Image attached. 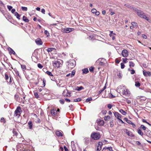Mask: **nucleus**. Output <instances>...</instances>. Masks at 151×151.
Wrapping results in <instances>:
<instances>
[{
    "instance_id": "f257e3e1",
    "label": "nucleus",
    "mask_w": 151,
    "mask_h": 151,
    "mask_svg": "<svg viewBox=\"0 0 151 151\" xmlns=\"http://www.w3.org/2000/svg\"><path fill=\"white\" fill-rule=\"evenodd\" d=\"M117 91L120 94L126 96H129L130 94V91L125 86H119L117 89Z\"/></svg>"
},
{
    "instance_id": "f03ea898",
    "label": "nucleus",
    "mask_w": 151,
    "mask_h": 151,
    "mask_svg": "<svg viewBox=\"0 0 151 151\" xmlns=\"http://www.w3.org/2000/svg\"><path fill=\"white\" fill-rule=\"evenodd\" d=\"M22 112V109L20 106H18L14 112V116L17 118H19Z\"/></svg>"
},
{
    "instance_id": "7ed1b4c3",
    "label": "nucleus",
    "mask_w": 151,
    "mask_h": 151,
    "mask_svg": "<svg viewBox=\"0 0 151 151\" xmlns=\"http://www.w3.org/2000/svg\"><path fill=\"white\" fill-rule=\"evenodd\" d=\"M91 137L94 140H97L100 138L101 135L99 132H93L91 134Z\"/></svg>"
},
{
    "instance_id": "20e7f679",
    "label": "nucleus",
    "mask_w": 151,
    "mask_h": 151,
    "mask_svg": "<svg viewBox=\"0 0 151 151\" xmlns=\"http://www.w3.org/2000/svg\"><path fill=\"white\" fill-rule=\"evenodd\" d=\"M133 9L137 12V15L140 17L143 18L145 14L142 11L139 10L136 8H133Z\"/></svg>"
},
{
    "instance_id": "39448f33",
    "label": "nucleus",
    "mask_w": 151,
    "mask_h": 151,
    "mask_svg": "<svg viewBox=\"0 0 151 151\" xmlns=\"http://www.w3.org/2000/svg\"><path fill=\"white\" fill-rule=\"evenodd\" d=\"M76 65V62L73 59L69 61V64L68 65V67L71 69L73 68Z\"/></svg>"
},
{
    "instance_id": "423d86ee",
    "label": "nucleus",
    "mask_w": 151,
    "mask_h": 151,
    "mask_svg": "<svg viewBox=\"0 0 151 151\" xmlns=\"http://www.w3.org/2000/svg\"><path fill=\"white\" fill-rule=\"evenodd\" d=\"M63 95L65 97H69L71 96V93L68 92L67 89H65L63 91Z\"/></svg>"
},
{
    "instance_id": "0eeeda50",
    "label": "nucleus",
    "mask_w": 151,
    "mask_h": 151,
    "mask_svg": "<svg viewBox=\"0 0 151 151\" xmlns=\"http://www.w3.org/2000/svg\"><path fill=\"white\" fill-rule=\"evenodd\" d=\"M128 55L129 52L127 50L124 49L122 51V55L123 57H126L128 56Z\"/></svg>"
},
{
    "instance_id": "6e6552de",
    "label": "nucleus",
    "mask_w": 151,
    "mask_h": 151,
    "mask_svg": "<svg viewBox=\"0 0 151 151\" xmlns=\"http://www.w3.org/2000/svg\"><path fill=\"white\" fill-rule=\"evenodd\" d=\"M106 63V62L105 59H102L99 62V65L100 66L103 67L105 65Z\"/></svg>"
},
{
    "instance_id": "1a4fd4ad",
    "label": "nucleus",
    "mask_w": 151,
    "mask_h": 151,
    "mask_svg": "<svg viewBox=\"0 0 151 151\" xmlns=\"http://www.w3.org/2000/svg\"><path fill=\"white\" fill-rule=\"evenodd\" d=\"M52 64L54 66H55L57 68H59L60 66V65L61 64V63L59 61L55 60L52 62Z\"/></svg>"
},
{
    "instance_id": "9d476101",
    "label": "nucleus",
    "mask_w": 151,
    "mask_h": 151,
    "mask_svg": "<svg viewBox=\"0 0 151 151\" xmlns=\"http://www.w3.org/2000/svg\"><path fill=\"white\" fill-rule=\"evenodd\" d=\"M126 133L128 136H130L131 137H134V135L133 134L132 132L131 131H129L127 129H125Z\"/></svg>"
},
{
    "instance_id": "9b49d317",
    "label": "nucleus",
    "mask_w": 151,
    "mask_h": 151,
    "mask_svg": "<svg viewBox=\"0 0 151 151\" xmlns=\"http://www.w3.org/2000/svg\"><path fill=\"white\" fill-rule=\"evenodd\" d=\"M96 122L97 123L99 126H103L104 124V121L100 119H98Z\"/></svg>"
},
{
    "instance_id": "f8f14e48",
    "label": "nucleus",
    "mask_w": 151,
    "mask_h": 151,
    "mask_svg": "<svg viewBox=\"0 0 151 151\" xmlns=\"http://www.w3.org/2000/svg\"><path fill=\"white\" fill-rule=\"evenodd\" d=\"M103 145V143L101 142H99L98 145L96 149V151H100L102 148V146Z\"/></svg>"
},
{
    "instance_id": "ddd939ff",
    "label": "nucleus",
    "mask_w": 151,
    "mask_h": 151,
    "mask_svg": "<svg viewBox=\"0 0 151 151\" xmlns=\"http://www.w3.org/2000/svg\"><path fill=\"white\" fill-rule=\"evenodd\" d=\"M114 114L115 116L116 117L117 119L119 120H121L122 116L120 114L117 112H115L114 113Z\"/></svg>"
},
{
    "instance_id": "4468645a",
    "label": "nucleus",
    "mask_w": 151,
    "mask_h": 151,
    "mask_svg": "<svg viewBox=\"0 0 151 151\" xmlns=\"http://www.w3.org/2000/svg\"><path fill=\"white\" fill-rule=\"evenodd\" d=\"M35 42L37 44L39 45H41L42 44L43 42L40 38H38L35 40Z\"/></svg>"
},
{
    "instance_id": "2eb2a0df",
    "label": "nucleus",
    "mask_w": 151,
    "mask_h": 151,
    "mask_svg": "<svg viewBox=\"0 0 151 151\" xmlns=\"http://www.w3.org/2000/svg\"><path fill=\"white\" fill-rule=\"evenodd\" d=\"M62 32L63 33H68L73 31L72 29H61Z\"/></svg>"
},
{
    "instance_id": "dca6fc26",
    "label": "nucleus",
    "mask_w": 151,
    "mask_h": 151,
    "mask_svg": "<svg viewBox=\"0 0 151 151\" xmlns=\"http://www.w3.org/2000/svg\"><path fill=\"white\" fill-rule=\"evenodd\" d=\"M56 49L55 48L50 47L47 49V51L48 52L53 51L54 52H56Z\"/></svg>"
},
{
    "instance_id": "f3484780",
    "label": "nucleus",
    "mask_w": 151,
    "mask_h": 151,
    "mask_svg": "<svg viewBox=\"0 0 151 151\" xmlns=\"http://www.w3.org/2000/svg\"><path fill=\"white\" fill-rule=\"evenodd\" d=\"M50 112L52 115L54 116H56L57 115V111L56 109H52L50 111Z\"/></svg>"
},
{
    "instance_id": "a211bd4d",
    "label": "nucleus",
    "mask_w": 151,
    "mask_h": 151,
    "mask_svg": "<svg viewBox=\"0 0 151 151\" xmlns=\"http://www.w3.org/2000/svg\"><path fill=\"white\" fill-rule=\"evenodd\" d=\"M143 75L145 76H151V73L149 71H146L145 70L143 71Z\"/></svg>"
},
{
    "instance_id": "6ab92c4d",
    "label": "nucleus",
    "mask_w": 151,
    "mask_h": 151,
    "mask_svg": "<svg viewBox=\"0 0 151 151\" xmlns=\"http://www.w3.org/2000/svg\"><path fill=\"white\" fill-rule=\"evenodd\" d=\"M108 150L110 151H113L112 147H104L102 151L104 150Z\"/></svg>"
},
{
    "instance_id": "aec40b11",
    "label": "nucleus",
    "mask_w": 151,
    "mask_h": 151,
    "mask_svg": "<svg viewBox=\"0 0 151 151\" xmlns=\"http://www.w3.org/2000/svg\"><path fill=\"white\" fill-rule=\"evenodd\" d=\"M29 128V129H32V128L33 124L31 121H29L28 123Z\"/></svg>"
},
{
    "instance_id": "412c9836",
    "label": "nucleus",
    "mask_w": 151,
    "mask_h": 151,
    "mask_svg": "<svg viewBox=\"0 0 151 151\" xmlns=\"http://www.w3.org/2000/svg\"><path fill=\"white\" fill-rule=\"evenodd\" d=\"M56 135L58 137H62L63 136L62 133L60 131H57L55 132Z\"/></svg>"
},
{
    "instance_id": "4be33fe9",
    "label": "nucleus",
    "mask_w": 151,
    "mask_h": 151,
    "mask_svg": "<svg viewBox=\"0 0 151 151\" xmlns=\"http://www.w3.org/2000/svg\"><path fill=\"white\" fill-rule=\"evenodd\" d=\"M84 89V88H83V87L82 86H80V87L77 86L76 87L75 90H76L78 91H80L82 90L83 89Z\"/></svg>"
},
{
    "instance_id": "5701e85b",
    "label": "nucleus",
    "mask_w": 151,
    "mask_h": 151,
    "mask_svg": "<svg viewBox=\"0 0 151 151\" xmlns=\"http://www.w3.org/2000/svg\"><path fill=\"white\" fill-rule=\"evenodd\" d=\"M12 132L14 134V135H15L16 137H17L18 133L17 132L16 129H13L12 130Z\"/></svg>"
},
{
    "instance_id": "b1692460",
    "label": "nucleus",
    "mask_w": 151,
    "mask_h": 151,
    "mask_svg": "<svg viewBox=\"0 0 151 151\" xmlns=\"http://www.w3.org/2000/svg\"><path fill=\"white\" fill-rule=\"evenodd\" d=\"M146 135L150 138H151V131L150 130H148L146 133Z\"/></svg>"
},
{
    "instance_id": "393cba45",
    "label": "nucleus",
    "mask_w": 151,
    "mask_h": 151,
    "mask_svg": "<svg viewBox=\"0 0 151 151\" xmlns=\"http://www.w3.org/2000/svg\"><path fill=\"white\" fill-rule=\"evenodd\" d=\"M83 73L84 74L87 73L88 72V70L87 68H85L82 69Z\"/></svg>"
},
{
    "instance_id": "a878e982",
    "label": "nucleus",
    "mask_w": 151,
    "mask_h": 151,
    "mask_svg": "<svg viewBox=\"0 0 151 151\" xmlns=\"http://www.w3.org/2000/svg\"><path fill=\"white\" fill-rule=\"evenodd\" d=\"M128 71H131L130 73L131 74H133L135 73V71L134 69H131L130 68H129L128 69Z\"/></svg>"
},
{
    "instance_id": "bb28decb",
    "label": "nucleus",
    "mask_w": 151,
    "mask_h": 151,
    "mask_svg": "<svg viewBox=\"0 0 151 151\" xmlns=\"http://www.w3.org/2000/svg\"><path fill=\"white\" fill-rule=\"evenodd\" d=\"M129 66L131 68L132 67H134L135 65V64L132 61H129Z\"/></svg>"
},
{
    "instance_id": "cd10ccee",
    "label": "nucleus",
    "mask_w": 151,
    "mask_h": 151,
    "mask_svg": "<svg viewBox=\"0 0 151 151\" xmlns=\"http://www.w3.org/2000/svg\"><path fill=\"white\" fill-rule=\"evenodd\" d=\"M137 132L141 136H142L143 135V133L139 129H137Z\"/></svg>"
},
{
    "instance_id": "c85d7f7f",
    "label": "nucleus",
    "mask_w": 151,
    "mask_h": 151,
    "mask_svg": "<svg viewBox=\"0 0 151 151\" xmlns=\"http://www.w3.org/2000/svg\"><path fill=\"white\" fill-rule=\"evenodd\" d=\"M14 14L18 19H20V15L17 12H15Z\"/></svg>"
},
{
    "instance_id": "c756f323",
    "label": "nucleus",
    "mask_w": 151,
    "mask_h": 151,
    "mask_svg": "<svg viewBox=\"0 0 151 151\" xmlns=\"http://www.w3.org/2000/svg\"><path fill=\"white\" fill-rule=\"evenodd\" d=\"M23 20L25 22H28L29 21L28 19L25 16H23Z\"/></svg>"
},
{
    "instance_id": "7c9ffc66",
    "label": "nucleus",
    "mask_w": 151,
    "mask_h": 151,
    "mask_svg": "<svg viewBox=\"0 0 151 151\" xmlns=\"http://www.w3.org/2000/svg\"><path fill=\"white\" fill-rule=\"evenodd\" d=\"M119 112L124 115H125L127 114V112L122 109L120 110Z\"/></svg>"
},
{
    "instance_id": "2f4dec72",
    "label": "nucleus",
    "mask_w": 151,
    "mask_h": 151,
    "mask_svg": "<svg viewBox=\"0 0 151 151\" xmlns=\"http://www.w3.org/2000/svg\"><path fill=\"white\" fill-rule=\"evenodd\" d=\"M132 26L133 28H137V24L134 22H133L132 23Z\"/></svg>"
},
{
    "instance_id": "473e14b6",
    "label": "nucleus",
    "mask_w": 151,
    "mask_h": 151,
    "mask_svg": "<svg viewBox=\"0 0 151 151\" xmlns=\"http://www.w3.org/2000/svg\"><path fill=\"white\" fill-rule=\"evenodd\" d=\"M81 99L80 98H78L76 99H74L73 100V102H79L81 101Z\"/></svg>"
},
{
    "instance_id": "72a5a7b5",
    "label": "nucleus",
    "mask_w": 151,
    "mask_h": 151,
    "mask_svg": "<svg viewBox=\"0 0 151 151\" xmlns=\"http://www.w3.org/2000/svg\"><path fill=\"white\" fill-rule=\"evenodd\" d=\"M34 96L35 98L37 99H39L40 98L39 96L38 95V93L37 92H34Z\"/></svg>"
},
{
    "instance_id": "f704fd0d",
    "label": "nucleus",
    "mask_w": 151,
    "mask_h": 151,
    "mask_svg": "<svg viewBox=\"0 0 151 151\" xmlns=\"http://www.w3.org/2000/svg\"><path fill=\"white\" fill-rule=\"evenodd\" d=\"M124 120L128 124H130L132 122L131 120L128 119V118H124Z\"/></svg>"
},
{
    "instance_id": "c9c22d12",
    "label": "nucleus",
    "mask_w": 151,
    "mask_h": 151,
    "mask_svg": "<svg viewBox=\"0 0 151 151\" xmlns=\"http://www.w3.org/2000/svg\"><path fill=\"white\" fill-rule=\"evenodd\" d=\"M21 67L22 70L24 71L26 69V66L25 65H21Z\"/></svg>"
},
{
    "instance_id": "e433bc0d",
    "label": "nucleus",
    "mask_w": 151,
    "mask_h": 151,
    "mask_svg": "<svg viewBox=\"0 0 151 151\" xmlns=\"http://www.w3.org/2000/svg\"><path fill=\"white\" fill-rule=\"evenodd\" d=\"M110 117L109 116H105L104 117V119L105 121H109V120L110 119Z\"/></svg>"
},
{
    "instance_id": "4c0bfd02",
    "label": "nucleus",
    "mask_w": 151,
    "mask_h": 151,
    "mask_svg": "<svg viewBox=\"0 0 151 151\" xmlns=\"http://www.w3.org/2000/svg\"><path fill=\"white\" fill-rule=\"evenodd\" d=\"M135 86L136 87H139L140 86V83L139 81H136L135 83Z\"/></svg>"
},
{
    "instance_id": "58836bf2",
    "label": "nucleus",
    "mask_w": 151,
    "mask_h": 151,
    "mask_svg": "<svg viewBox=\"0 0 151 151\" xmlns=\"http://www.w3.org/2000/svg\"><path fill=\"white\" fill-rule=\"evenodd\" d=\"M124 5L126 7H128V8H131V9L132 8L133 9V8H132V7L131 6H130V5H129V4H125Z\"/></svg>"
},
{
    "instance_id": "ea45409f",
    "label": "nucleus",
    "mask_w": 151,
    "mask_h": 151,
    "mask_svg": "<svg viewBox=\"0 0 151 151\" xmlns=\"http://www.w3.org/2000/svg\"><path fill=\"white\" fill-rule=\"evenodd\" d=\"M46 73L49 76H52L53 75L52 74V73L51 72H50L48 71H46Z\"/></svg>"
},
{
    "instance_id": "a19ab883",
    "label": "nucleus",
    "mask_w": 151,
    "mask_h": 151,
    "mask_svg": "<svg viewBox=\"0 0 151 151\" xmlns=\"http://www.w3.org/2000/svg\"><path fill=\"white\" fill-rule=\"evenodd\" d=\"M106 88V86H105L103 88L101 89L99 91V94H100Z\"/></svg>"
},
{
    "instance_id": "79ce46f5",
    "label": "nucleus",
    "mask_w": 151,
    "mask_h": 151,
    "mask_svg": "<svg viewBox=\"0 0 151 151\" xmlns=\"http://www.w3.org/2000/svg\"><path fill=\"white\" fill-rule=\"evenodd\" d=\"M21 9L23 11H26L27 10V7L22 6Z\"/></svg>"
},
{
    "instance_id": "37998d69",
    "label": "nucleus",
    "mask_w": 151,
    "mask_h": 151,
    "mask_svg": "<svg viewBox=\"0 0 151 151\" xmlns=\"http://www.w3.org/2000/svg\"><path fill=\"white\" fill-rule=\"evenodd\" d=\"M143 18L144 19L148 21L149 22H150V20L149 19V18L147 17H146L145 15L144 16V17H143Z\"/></svg>"
},
{
    "instance_id": "c03bdc74",
    "label": "nucleus",
    "mask_w": 151,
    "mask_h": 151,
    "mask_svg": "<svg viewBox=\"0 0 151 151\" xmlns=\"http://www.w3.org/2000/svg\"><path fill=\"white\" fill-rule=\"evenodd\" d=\"M142 122L144 123H146L147 124H148L149 126H151V124H150V123L147 122L146 120L144 119H142Z\"/></svg>"
},
{
    "instance_id": "a18cd8bd",
    "label": "nucleus",
    "mask_w": 151,
    "mask_h": 151,
    "mask_svg": "<svg viewBox=\"0 0 151 151\" xmlns=\"http://www.w3.org/2000/svg\"><path fill=\"white\" fill-rule=\"evenodd\" d=\"M140 128L144 130H145L146 129V127L143 125H141Z\"/></svg>"
},
{
    "instance_id": "49530a36",
    "label": "nucleus",
    "mask_w": 151,
    "mask_h": 151,
    "mask_svg": "<svg viewBox=\"0 0 151 151\" xmlns=\"http://www.w3.org/2000/svg\"><path fill=\"white\" fill-rule=\"evenodd\" d=\"M76 71L75 70H73L71 73V74L70 75V76L71 77H72L73 76H74L75 74Z\"/></svg>"
},
{
    "instance_id": "de8ad7c7",
    "label": "nucleus",
    "mask_w": 151,
    "mask_h": 151,
    "mask_svg": "<svg viewBox=\"0 0 151 151\" xmlns=\"http://www.w3.org/2000/svg\"><path fill=\"white\" fill-rule=\"evenodd\" d=\"M0 121L1 122H3L4 123H5L6 121L4 119L3 117H2L0 120Z\"/></svg>"
},
{
    "instance_id": "09e8293b",
    "label": "nucleus",
    "mask_w": 151,
    "mask_h": 151,
    "mask_svg": "<svg viewBox=\"0 0 151 151\" xmlns=\"http://www.w3.org/2000/svg\"><path fill=\"white\" fill-rule=\"evenodd\" d=\"M16 74L17 75V76H18L19 77H20V76L19 75V72L17 70V69L15 70H14Z\"/></svg>"
},
{
    "instance_id": "8fccbe9b",
    "label": "nucleus",
    "mask_w": 151,
    "mask_h": 151,
    "mask_svg": "<svg viewBox=\"0 0 151 151\" xmlns=\"http://www.w3.org/2000/svg\"><path fill=\"white\" fill-rule=\"evenodd\" d=\"M92 100V98L91 97L89 98H87L86 100V102H88L90 101H91Z\"/></svg>"
},
{
    "instance_id": "3c124183",
    "label": "nucleus",
    "mask_w": 151,
    "mask_h": 151,
    "mask_svg": "<svg viewBox=\"0 0 151 151\" xmlns=\"http://www.w3.org/2000/svg\"><path fill=\"white\" fill-rule=\"evenodd\" d=\"M94 69V68L93 67H91L89 68V70L90 72H93V71Z\"/></svg>"
},
{
    "instance_id": "603ef678",
    "label": "nucleus",
    "mask_w": 151,
    "mask_h": 151,
    "mask_svg": "<svg viewBox=\"0 0 151 151\" xmlns=\"http://www.w3.org/2000/svg\"><path fill=\"white\" fill-rule=\"evenodd\" d=\"M74 146V145H72L71 147H72V151H77L76 148L75 147H73Z\"/></svg>"
},
{
    "instance_id": "864d4df0",
    "label": "nucleus",
    "mask_w": 151,
    "mask_h": 151,
    "mask_svg": "<svg viewBox=\"0 0 151 151\" xmlns=\"http://www.w3.org/2000/svg\"><path fill=\"white\" fill-rule=\"evenodd\" d=\"M121 68L122 69H123L125 67V65L124 63H121Z\"/></svg>"
},
{
    "instance_id": "5fc2aeb1",
    "label": "nucleus",
    "mask_w": 151,
    "mask_h": 151,
    "mask_svg": "<svg viewBox=\"0 0 151 151\" xmlns=\"http://www.w3.org/2000/svg\"><path fill=\"white\" fill-rule=\"evenodd\" d=\"M38 67L40 68H43V66L40 63H39L37 65Z\"/></svg>"
},
{
    "instance_id": "6e6d98bb",
    "label": "nucleus",
    "mask_w": 151,
    "mask_h": 151,
    "mask_svg": "<svg viewBox=\"0 0 151 151\" xmlns=\"http://www.w3.org/2000/svg\"><path fill=\"white\" fill-rule=\"evenodd\" d=\"M5 79L6 80H8L9 78V77L8 75L7 74L5 73Z\"/></svg>"
},
{
    "instance_id": "4d7b16f0",
    "label": "nucleus",
    "mask_w": 151,
    "mask_h": 151,
    "mask_svg": "<svg viewBox=\"0 0 151 151\" xmlns=\"http://www.w3.org/2000/svg\"><path fill=\"white\" fill-rule=\"evenodd\" d=\"M59 101H60V103L61 104H64V102H65V101H64V100H63V99H60V100Z\"/></svg>"
},
{
    "instance_id": "13d9d810",
    "label": "nucleus",
    "mask_w": 151,
    "mask_h": 151,
    "mask_svg": "<svg viewBox=\"0 0 151 151\" xmlns=\"http://www.w3.org/2000/svg\"><path fill=\"white\" fill-rule=\"evenodd\" d=\"M7 8L8 9L9 11H10L12 8V7L11 6H7Z\"/></svg>"
},
{
    "instance_id": "bf43d9fd",
    "label": "nucleus",
    "mask_w": 151,
    "mask_h": 151,
    "mask_svg": "<svg viewBox=\"0 0 151 151\" xmlns=\"http://www.w3.org/2000/svg\"><path fill=\"white\" fill-rule=\"evenodd\" d=\"M112 105L110 104H108L107 105V107L109 109H111V108L112 107Z\"/></svg>"
},
{
    "instance_id": "052dcab7",
    "label": "nucleus",
    "mask_w": 151,
    "mask_h": 151,
    "mask_svg": "<svg viewBox=\"0 0 151 151\" xmlns=\"http://www.w3.org/2000/svg\"><path fill=\"white\" fill-rule=\"evenodd\" d=\"M125 101L128 104H130L131 103V101L130 100H129L128 99H127Z\"/></svg>"
},
{
    "instance_id": "680f3d73",
    "label": "nucleus",
    "mask_w": 151,
    "mask_h": 151,
    "mask_svg": "<svg viewBox=\"0 0 151 151\" xmlns=\"http://www.w3.org/2000/svg\"><path fill=\"white\" fill-rule=\"evenodd\" d=\"M44 33L47 36H48L49 35L48 32L47 30H45L44 32Z\"/></svg>"
},
{
    "instance_id": "e2e57ef3",
    "label": "nucleus",
    "mask_w": 151,
    "mask_h": 151,
    "mask_svg": "<svg viewBox=\"0 0 151 151\" xmlns=\"http://www.w3.org/2000/svg\"><path fill=\"white\" fill-rule=\"evenodd\" d=\"M110 127H113L114 126V124H113V122H110Z\"/></svg>"
},
{
    "instance_id": "0e129e2a",
    "label": "nucleus",
    "mask_w": 151,
    "mask_h": 151,
    "mask_svg": "<svg viewBox=\"0 0 151 151\" xmlns=\"http://www.w3.org/2000/svg\"><path fill=\"white\" fill-rule=\"evenodd\" d=\"M96 9H93L91 10V12L92 13L95 14L96 12Z\"/></svg>"
},
{
    "instance_id": "69168bd1",
    "label": "nucleus",
    "mask_w": 151,
    "mask_h": 151,
    "mask_svg": "<svg viewBox=\"0 0 151 151\" xmlns=\"http://www.w3.org/2000/svg\"><path fill=\"white\" fill-rule=\"evenodd\" d=\"M11 51L10 52L13 54H15V52L11 48Z\"/></svg>"
},
{
    "instance_id": "338daca9",
    "label": "nucleus",
    "mask_w": 151,
    "mask_h": 151,
    "mask_svg": "<svg viewBox=\"0 0 151 151\" xmlns=\"http://www.w3.org/2000/svg\"><path fill=\"white\" fill-rule=\"evenodd\" d=\"M41 12L43 14H45V10L44 9H41Z\"/></svg>"
},
{
    "instance_id": "774afa93",
    "label": "nucleus",
    "mask_w": 151,
    "mask_h": 151,
    "mask_svg": "<svg viewBox=\"0 0 151 151\" xmlns=\"http://www.w3.org/2000/svg\"><path fill=\"white\" fill-rule=\"evenodd\" d=\"M64 148L65 150V151H68V149L67 148V147L65 146H64Z\"/></svg>"
}]
</instances>
